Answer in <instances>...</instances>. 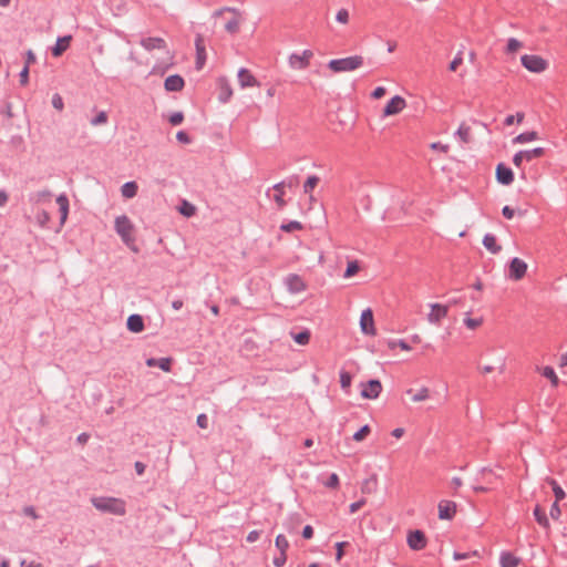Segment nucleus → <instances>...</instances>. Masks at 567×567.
Returning a JSON list of instances; mask_svg holds the SVG:
<instances>
[{"instance_id":"obj_1","label":"nucleus","mask_w":567,"mask_h":567,"mask_svg":"<svg viewBox=\"0 0 567 567\" xmlns=\"http://www.w3.org/2000/svg\"><path fill=\"white\" fill-rule=\"evenodd\" d=\"M92 505L100 512L123 516L126 513L125 501L116 497L96 496L91 498Z\"/></svg>"},{"instance_id":"obj_2","label":"nucleus","mask_w":567,"mask_h":567,"mask_svg":"<svg viewBox=\"0 0 567 567\" xmlns=\"http://www.w3.org/2000/svg\"><path fill=\"white\" fill-rule=\"evenodd\" d=\"M114 229L122 241L131 249L135 250V225L126 215L116 216L114 219Z\"/></svg>"},{"instance_id":"obj_3","label":"nucleus","mask_w":567,"mask_h":567,"mask_svg":"<svg viewBox=\"0 0 567 567\" xmlns=\"http://www.w3.org/2000/svg\"><path fill=\"white\" fill-rule=\"evenodd\" d=\"M364 64V58L355 54L340 59H332L328 62L327 66L333 74L354 72L361 69Z\"/></svg>"},{"instance_id":"obj_4","label":"nucleus","mask_w":567,"mask_h":567,"mask_svg":"<svg viewBox=\"0 0 567 567\" xmlns=\"http://www.w3.org/2000/svg\"><path fill=\"white\" fill-rule=\"evenodd\" d=\"M223 20L224 29L229 34H236L244 22V16L236 9L226 8L216 13Z\"/></svg>"},{"instance_id":"obj_5","label":"nucleus","mask_w":567,"mask_h":567,"mask_svg":"<svg viewBox=\"0 0 567 567\" xmlns=\"http://www.w3.org/2000/svg\"><path fill=\"white\" fill-rule=\"evenodd\" d=\"M429 312L426 315V320L430 324L440 326L442 320H444L450 311V307L447 305L432 302L429 303Z\"/></svg>"},{"instance_id":"obj_6","label":"nucleus","mask_w":567,"mask_h":567,"mask_svg":"<svg viewBox=\"0 0 567 567\" xmlns=\"http://www.w3.org/2000/svg\"><path fill=\"white\" fill-rule=\"evenodd\" d=\"M313 58V52L309 49L303 50L300 53H291L288 56V65L292 70H306Z\"/></svg>"},{"instance_id":"obj_7","label":"nucleus","mask_w":567,"mask_h":567,"mask_svg":"<svg viewBox=\"0 0 567 567\" xmlns=\"http://www.w3.org/2000/svg\"><path fill=\"white\" fill-rule=\"evenodd\" d=\"M520 62L525 69L533 73H542L548 68V62L536 54H525L520 58Z\"/></svg>"},{"instance_id":"obj_8","label":"nucleus","mask_w":567,"mask_h":567,"mask_svg":"<svg viewBox=\"0 0 567 567\" xmlns=\"http://www.w3.org/2000/svg\"><path fill=\"white\" fill-rule=\"evenodd\" d=\"M408 103L401 95L392 96L382 110V117H390L400 114L406 107Z\"/></svg>"},{"instance_id":"obj_9","label":"nucleus","mask_w":567,"mask_h":567,"mask_svg":"<svg viewBox=\"0 0 567 567\" xmlns=\"http://www.w3.org/2000/svg\"><path fill=\"white\" fill-rule=\"evenodd\" d=\"M361 396L365 400H377L382 392V383L379 380H370L360 384Z\"/></svg>"},{"instance_id":"obj_10","label":"nucleus","mask_w":567,"mask_h":567,"mask_svg":"<svg viewBox=\"0 0 567 567\" xmlns=\"http://www.w3.org/2000/svg\"><path fill=\"white\" fill-rule=\"evenodd\" d=\"M527 269V264L523 259L515 257L509 262L508 277L514 281H518L525 277Z\"/></svg>"},{"instance_id":"obj_11","label":"nucleus","mask_w":567,"mask_h":567,"mask_svg":"<svg viewBox=\"0 0 567 567\" xmlns=\"http://www.w3.org/2000/svg\"><path fill=\"white\" fill-rule=\"evenodd\" d=\"M360 329L367 336L374 337L377 334L373 312L370 308L364 309L360 316Z\"/></svg>"},{"instance_id":"obj_12","label":"nucleus","mask_w":567,"mask_h":567,"mask_svg":"<svg viewBox=\"0 0 567 567\" xmlns=\"http://www.w3.org/2000/svg\"><path fill=\"white\" fill-rule=\"evenodd\" d=\"M406 543L412 550H422L426 547L427 539L422 530L415 529L408 533Z\"/></svg>"},{"instance_id":"obj_13","label":"nucleus","mask_w":567,"mask_h":567,"mask_svg":"<svg viewBox=\"0 0 567 567\" xmlns=\"http://www.w3.org/2000/svg\"><path fill=\"white\" fill-rule=\"evenodd\" d=\"M237 80H238V84H239L240 89H243V90L251 89V87H256V86L260 85L257 78L246 68H241L238 70Z\"/></svg>"},{"instance_id":"obj_14","label":"nucleus","mask_w":567,"mask_h":567,"mask_svg":"<svg viewBox=\"0 0 567 567\" xmlns=\"http://www.w3.org/2000/svg\"><path fill=\"white\" fill-rule=\"evenodd\" d=\"M478 373L483 377L488 375L497 371L498 373H504L506 369L505 359L501 358L498 360V365H494L492 362L478 363L476 367Z\"/></svg>"},{"instance_id":"obj_15","label":"nucleus","mask_w":567,"mask_h":567,"mask_svg":"<svg viewBox=\"0 0 567 567\" xmlns=\"http://www.w3.org/2000/svg\"><path fill=\"white\" fill-rule=\"evenodd\" d=\"M286 286L290 293H300L307 289V284L298 275H289L286 278Z\"/></svg>"},{"instance_id":"obj_16","label":"nucleus","mask_w":567,"mask_h":567,"mask_svg":"<svg viewBox=\"0 0 567 567\" xmlns=\"http://www.w3.org/2000/svg\"><path fill=\"white\" fill-rule=\"evenodd\" d=\"M456 504L452 501L443 499L439 503V518L452 519L456 514Z\"/></svg>"},{"instance_id":"obj_17","label":"nucleus","mask_w":567,"mask_h":567,"mask_svg":"<svg viewBox=\"0 0 567 567\" xmlns=\"http://www.w3.org/2000/svg\"><path fill=\"white\" fill-rule=\"evenodd\" d=\"M497 182L503 185H509L514 181L513 171L506 167L504 164H498L496 167Z\"/></svg>"},{"instance_id":"obj_18","label":"nucleus","mask_w":567,"mask_h":567,"mask_svg":"<svg viewBox=\"0 0 567 567\" xmlns=\"http://www.w3.org/2000/svg\"><path fill=\"white\" fill-rule=\"evenodd\" d=\"M141 45L147 50V51H152V50H165L166 49V42L164 39L162 38H157V37H150V38H145L141 41Z\"/></svg>"},{"instance_id":"obj_19","label":"nucleus","mask_w":567,"mask_h":567,"mask_svg":"<svg viewBox=\"0 0 567 567\" xmlns=\"http://www.w3.org/2000/svg\"><path fill=\"white\" fill-rule=\"evenodd\" d=\"M406 394L410 395V399L413 403L424 402L430 398V390L426 386H422L419 389H409L406 390Z\"/></svg>"},{"instance_id":"obj_20","label":"nucleus","mask_w":567,"mask_h":567,"mask_svg":"<svg viewBox=\"0 0 567 567\" xmlns=\"http://www.w3.org/2000/svg\"><path fill=\"white\" fill-rule=\"evenodd\" d=\"M127 329L133 333H140L144 330V320L141 315H131L126 321Z\"/></svg>"},{"instance_id":"obj_21","label":"nucleus","mask_w":567,"mask_h":567,"mask_svg":"<svg viewBox=\"0 0 567 567\" xmlns=\"http://www.w3.org/2000/svg\"><path fill=\"white\" fill-rule=\"evenodd\" d=\"M71 41V35L59 38L55 42V45L52 48V55L55 58L61 56L69 49Z\"/></svg>"},{"instance_id":"obj_22","label":"nucleus","mask_w":567,"mask_h":567,"mask_svg":"<svg viewBox=\"0 0 567 567\" xmlns=\"http://www.w3.org/2000/svg\"><path fill=\"white\" fill-rule=\"evenodd\" d=\"M218 86L220 90L219 101H221L223 103L228 102L231 99L234 92L227 79L220 78L218 80Z\"/></svg>"},{"instance_id":"obj_23","label":"nucleus","mask_w":567,"mask_h":567,"mask_svg":"<svg viewBox=\"0 0 567 567\" xmlns=\"http://www.w3.org/2000/svg\"><path fill=\"white\" fill-rule=\"evenodd\" d=\"M172 358H161V359H154L150 358L146 360V365L150 368L158 367L164 372H169L172 368Z\"/></svg>"},{"instance_id":"obj_24","label":"nucleus","mask_w":567,"mask_h":567,"mask_svg":"<svg viewBox=\"0 0 567 567\" xmlns=\"http://www.w3.org/2000/svg\"><path fill=\"white\" fill-rule=\"evenodd\" d=\"M164 86L169 92H177L184 87V80L179 75H171L165 80Z\"/></svg>"},{"instance_id":"obj_25","label":"nucleus","mask_w":567,"mask_h":567,"mask_svg":"<svg viewBox=\"0 0 567 567\" xmlns=\"http://www.w3.org/2000/svg\"><path fill=\"white\" fill-rule=\"evenodd\" d=\"M56 204L59 205V209H60V214H61L60 224H61V226H63L68 219L69 205H70L66 195H64V194L59 195L56 197Z\"/></svg>"},{"instance_id":"obj_26","label":"nucleus","mask_w":567,"mask_h":567,"mask_svg":"<svg viewBox=\"0 0 567 567\" xmlns=\"http://www.w3.org/2000/svg\"><path fill=\"white\" fill-rule=\"evenodd\" d=\"M483 245L493 255H496L502 250V246L497 244L496 237L492 234H486L484 236Z\"/></svg>"},{"instance_id":"obj_27","label":"nucleus","mask_w":567,"mask_h":567,"mask_svg":"<svg viewBox=\"0 0 567 567\" xmlns=\"http://www.w3.org/2000/svg\"><path fill=\"white\" fill-rule=\"evenodd\" d=\"M195 45H196V52H197V60H196L197 69H202L206 61V51H205L204 40L202 37L196 38Z\"/></svg>"},{"instance_id":"obj_28","label":"nucleus","mask_w":567,"mask_h":567,"mask_svg":"<svg viewBox=\"0 0 567 567\" xmlns=\"http://www.w3.org/2000/svg\"><path fill=\"white\" fill-rule=\"evenodd\" d=\"M538 138H539V136L536 131H528V132L520 133L519 135L514 137L512 143L513 144H527V143L534 142Z\"/></svg>"},{"instance_id":"obj_29","label":"nucleus","mask_w":567,"mask_h":567,"mask_svg":"<svg viewBox=\"0 0 567 567\" xmlns=\"http://www.w3.org/2000/svg\"><path fill=\"white\" fill-rule=\"evenodd\" d=\"M463 322L468 330L474 331L483 326L484 319H483V317L473 318L470 316L468 312H466L464 316Z\"/></svg>"},{"instance_id":"obj_30","label":"nucleus","mask_w":567,"mask_h":567,"mask_svg":"<svg viewBox=\"0 0 567 567\" xmlns=\"http://www.w3.org/2000/svg\"><path fill=\"white\" fill-rule=\"evenodd\" d=\"M138 186L135 182H127L121 187V194L124 198H133L137 194Z\"/></svg>"},{"instance_id":"obj_31","label":"nucleus","mask_w":567,"mask_h":567,"mask_svg":"<svg viewBox=\"0 0 567 567\" xmlns=\"http://www.w3.org/2000/svg\"><path fill=\"white\" fill-rule=\"evenodd\" d=\"M520 563V558L512 555L511 553H503L501 555V566L502 567H517Z\"/></svg>"},{"instance_id":"obj_32","label":"nucleus","mask_w":567,"mask_h":567,"mask_svg":"<svg viewBox=\"0 0 567 567\" xmlns=\"http://www.w3.org/2000/svg\"><path fill=\"white\" fill-rule=\"evenodd\" d=\"M534 516L536 522L544 528H549V520L546 516L544 508L539 505H536L534 508Z\"/></svg>"},{"instance_id":"obj_33","label":"nucleus","mask_w":567,"mask_h":567,"mask_svg":"<svg viewBox=\"0 0 567 567\" xmlns=\"http://www.w3.org/2000/svg\"><path fill=\"white\" fill-rule=\"evenodd\" d=\"M538 371L542 373L543 377L547 378L550 381L553 386L556 388L559 384V379L551 367L546 365L538 369Z\"/></svg>"},{"instance_id":"obj_34","label":"nucleus","mask_w":567,"mask_h":567,"mask_svg":"<svg viewBox=\"0 0 567 567\" xmlns=\"http://www.w3.org/2000/svg\"><path fill=\"white\" fill-rule=\"evenodd\" d=\"M524 159L529 162L534 158H539L545 154V150L543 147H536L528 151H520Z\"/></svg>"},{"instance_id":"obj_35","label":"nucleus","mask_w":567,"mask_h":567,"mask_svg":"<svg viewBox=\"0 0 567 567\" xmlns=\"http://www.w3.org/2000/svg\"><path fill=\"white\" fill-rule=\"evenodd\" d=\"M178 212L185 217H192L196 213V207L187 200H183L178 207Z\"/></svg>"},{"instance_id":"obj_36","label":"nucleus","mask_w":567,"mask_h":567,"mask_svg":"<svg viewBox=\"0 0 567 567\" xmlns=\"http://www.w3.org/2000/svg\"><path fill=\"white\" fill-rule=\"evenodd\" d=\"M336 21L339 24L347 25L350 21V12L346 8H340L336 13Z\"/></svg>"},{"instance_id":"obj_37","label":"nucleus","mask_w":567,"mask_h":567,"mask_svg":"<svg viewBox=\"0 0 567 567\" xmlns=\"http://www.w3.org/2000/svg\"><path fill=\"white\" fill-rule=\"evenodd\" d=\"M359 271H360L359 262L357 260L349 261L343 277L346 279H349V278L355 276Z\"/></svg>"},{"instance_id":"obj_38","label":"nucleus","mask_w":567,"mask_h":567,"mask_svg":"<svg viewBox=\"0 0 567 567\" xmlns=\"http://www.w3.org/2000/svg\"><path fill=\"white\" fill-rule=\"evenodd\" d=\"M275 545L280 551V554L286 555L288 548H289V542L282 534L278 535L275 540Z\"/></svg>"},{"instance_id":"obj_39","label":"nucleus","mask_w":567,"mask_h":567,"mask_svg":"<svg viewBox=\"0 0 567 567\" xmlns=\"http://www.w3.org/2000/svg\"><path fill=\"white\" fill-rule=\"evenodd\" d=\"M522 48H523V43L519 40H517L515 38H511L507 40V45H506L507 53L514 54V53L518 52Z\"/></svg>"},{"instance_id":"obj_40","label":"nucleus","mask_w":567,"mask_h":567,"mask_svg":"<svg viewBox=\"0 0 567 567\" xmlns=\"http://www.w3.org/2000/svg\"><path fill=\"white\" fill-rule=\"evenodd\" d=\"M547 482L550 484V486L553 487V492L555 494V497H556V501L557 502H560L565 498L566 494L564 492V489L557 484V482L553 478H548Z\"/></svg>"},{"instance_id":"obj_41","label":"nucleus","mask_w":567,"mask_h":567,"mask_svg":"<svg viewBox=\"0 0 567 567\" xmlns=\"http://www.w3.org/2000/svg\"><path fill=\"white\" fill-rule=\"evenodd\" d=\"M457 135L463 143H468L471 141V127L465 124H461L457 130Z\"/></svg>"},{"instance_id":"obj_42","label":"nucleus","mask_w":567,"mask_h":567,"mask_svg":"<svg viewBox=\"0 0 567 567\" xmlns=\"http://www.w3.org/2000/svg\"><path fill=\"white\" fill-rule=\"evenodd\" d=\"M319 183V177L318 176H309L307 178V181L305 182L303 184V190L306 194H311L312 190L316 188V186L318 185Z\"/></svg>"},{"instance_id":"obj_43","label":"nucleus","mask_w":567,"mask_h":567,"mask_svg":"<svg viewBox=\"0 0 567 567\" xmlns=\"http://www.w3.org/2000/svg\"><path fill=\"white\" fill-rule=\"evenodd\" d=\"M371 433V427L369 425H363L359 431L353 434V440L355 442L364 441Z\"/></svg>"},{"instance_id":"obj_44","label":"nucleus","mask_w":567,"mask_h":567,"mask_svg":"<svg viewBox=\"0 0 567 567\" xmlns=\"http://www.w3.org/2000/svg\"><path fill=\"white\" fill-rule=\"evenodd\" d=\"M310 337V332L308 330H303L299 333L293 334V340L300 346H306L309 343Z\"/></svg>"},{"instance_id":"obj_45","label":"nucleus","mask_w":567,"mask_h":567,"mask_svg":"<svg viewBox=\"0 0 567 567\" xmlns=\"http://www.w3.org/2000/svg\"><path fill=\"white\" fill-rule=\"evenodd\" d=\"M388 347L392 350L399 348L406 352L412 350V348L404 340H391L388 342Z\"/></svg>"},{"instance_id":"obj_46","label":"nucleus","mask_w":567,"mask_h":567,"mask_svg":"<svg viewBox=\"0 0 567 567\" xmlns=\"http://www.w3.org/2000/svg\"><path fill=\"white\" fill-rule=\"evenodd\" d=\"M33 198L37 204H44L50 202L51 193L49 190H40L34 194Z\"/></svg>"},{"instance_id":"obj_47","label":"nucleus","mask_w":567,"mask_h":567,"mask_svg":"<svg viewBox=\"0 0 567 567\" xmlns=\"http://www.w3.org/2000/svg\"><path fill=\"white\" fill-rule=\"evenodd\" d=\"M107 120H109L107 113L104 111H101L96 114L95 117H93L91 120V125H93V126L104 125V124H106Z\"/></svg>"},{"instance_id":"obj_48","label":"nucleus","mask_w":567,"mask_h":567,"mask_svg":"<svg viewBox=\"0 0 567 567\" xmlns=\"http://www.w3.org/2000/svg\"><path fill=\"white\" fill-rule=\"evenodd\" d=\"M351 382H352V377L349 372L347 371H341L340 372V384H341V388L346 391L349 390L350 385H351Z\"/></svg>"},{"instance_id":"obj_49","label":"nucleus","mask_w":567,"mask_h":567,"mask_svg":"<svg viewBox=\"0 0 567 567\" xmlns=\"http://www.w3.org/2000/svg\"><path fill=\"white\" fill-rule=\"evenodd\" d=\"M339 485H340V480H339L338 474H336V473H332L329 476V478L324 482V486L328 488H331V489L339 488Z\"/></svg>"},{"instance_id":"obj_50","label":"nucleus","mask_w":567,"mask_h":567,"mask_svg":"<svg viewBox=\"0 0 567 567\" xmlns=\"http://www.w3.org/2000/svg\"><path fill=\"white\" fill-rule=\"evenodd\" d=\"M50 220H51V216L48 212L41 210L38 213L37 221L41 227L47 226Z\"/></svg>"},{"instance_id":"obj_51","label":"nucleus","mask_w":567,"mask_h":567,"mask_svg":"<svg viewBox=\"0 0 567 567\" xmlns=\"http://www.w3.org/2000/svg\"><path fill=\"white\" fill-rule=\"evenodd\" d=\"M524 117H525V115L522 112H518L515 115H508L505 118V125L509 126V125H513L515 122L516 123H522Z\"/></svg>"},{"instance_id":"obj_52","label":"nucleus","mask_w":567,"mask_h":567,"mask_svg":"<svg viewBox=\"0 0 567 567\" xmlns=\"http://www.w3.org/2000/svg\"><path fill=\"white\" fill-rule=\"evenodd\" d=\"M281 230L290 233L295 230H300L302 228L301 224L299 221H290L288 224L281 225Z\"/></svg>"},{"instance_id":"obj_53","label":"nucleus","mask_w":567,"mask_h":567,"mask_svg":"<svg viewBox=\"0 0 567 567\" xmlns=\"http://www.w3.org/2000/svg\"><path fill=\"white\" fill-rule=\"evenodd\" d=\"M463 63V58H462V52H458L455 58L453 59V61L450 63V71L452 72H455L458 66Z\"/></svg>"},{"instance_id":"obj_54","label":"nucleus","mask_w":567,"mask_h":567,"mask_svg":"<svg viewBox=\"0 0 567 567\" xmlns=\"http://www.w3.org/2000/svg\"><path fill=\"white\" fill-rule=\"evenodd\" d=\"M558 503L559 502L555 501L550 507L549 515L554 520H558L561 515V511H560Z\"/></svg>"},{"instance_id":"obj_55","label":"nucleus","mask_w":567,"mask_h":567,"mask_svg":"<svg viewBox=\"0 0 567 567\" xmlns=\"http://www.w3.org/2000/svg\"><path fill=\"white\" fill-rule=\"evenodd\" d=\"M386 94V89L384 86H377L370 94L371 99L380 100Z\"/></svg>"},{"instance_id":"obj_56","label":"nucleus","mask_w":567,"mask_h":567,"mask_svg":"<svg viewBox=\"0 0 567 567\" xmlns=\"http://www.w3.org/2000/svg\"><path fill=\"white\" fill-rule=\"evenodd\" d=\"M367 504V499L365 498H361L352 504H350L349 506V512L350 514H354L357 513L359 509H361L364 505Z\"/></svg>"},{"instance_id":"obj_57","label":"nucleus","mask_w":567,"mask_h":567,"mask_svg":"<svg viewBox=\"0 0 567 567\" xmlns=\"http://www.w3.org/2000/svg\"><path fill=\"white\" fill-rule=\"evenodd\" d=\"M348 545L347 542H339L336 544V549H337V553H336V560L337 561H340L344 555V551H343V548Z\"/></svg>"},{"instance_id":"obj_58","label":"nucleus","mask_w":567,"mask_h":567,"mask_svg":"<svg viewBox=\"0 0 567 567\" xmlns=\"http://www.w3.org/2000/svg\"><path fill=\"white\" fill-rule=\"evenodd\" d=\"M52 105H53V107H54L55 110H58V111H62V110H63V107H64V102H63V100H62L61 95H59V94H54V95L52 96Z\"/></svg>"},{"instance_id":"obj_59","label":"nucleus","mask_w":567,"mask_h":567,"mask_svg":"<svg viewBox=\"0 0 567 567\" xmlns=\"http://www.w3.org/2000/svg\"><path fill=\"white\" fill-rule=\"evenodd\" d=\"M29 83V68L24 65L23 70L20 72V84L25 86Z\"/></svg>"},{"instance_id":"obj_60","label":"nucleus","mask_w":567,"mask_h":567,"mask_svg":"<svg viewBox=\"0 0 567 567\" xmlns=\"http://www.w3.org/2000/svg\"><path fill=\"white\" fill-rule=\"evenodd\" d=\"M430 147L433 151H439V152H442V153H447L449 152V145L442 144L440 142L432 143L430 145Z\"/></svg>"},{"instance_id":"obj_61","label":"nucleus","mask_w":567,"mask_h":567,"mask_svg":"<svg viewBox=\"0 0 567 567\" xmlns=\"http://www.w3.org/2000/svg\"><path fill=\"white\" fill-rule=\"evenodd\" d=\"M184 115L181 112L174 113L169 116V122L173 125H178L183 122Z\"/></svg>"},{"instance_id":"obj_62","label":"nucleus","mask_w":567,"mask_h":567,"mask_svg":"<svg viewBox=\"0 0 567 567\" xmlns=\"http://www.w3.org/2000/svg\"><path fill=\"white\" fill-rule=\"evenodd\" d=\"M197 425L200 427V429H207L208 426V419L206 416V414H199L197 416Z\"/></svg>"},{"instance_id":"obj_63","label":"nucleus","mask_w":567,"mask_h":567,"mask_svg":"<svg viewBox=\"0 0 567 567\" xmlns=\"http://www.w3.org/2000/svg\"><path fill=\"white\" fill-rule=\"evenodd\" d=\"M176 138L181 142V143H184V144H188L190 142V138L189 136L187 135L186 132L184 131H179L177 134H176Z\"/></svg>"},{"instance_id":"obj_64","label":"nucleus","mask_w":567,"mask_h":567,"mask_svg":"<svg viewBox=\"0 0 567 567\" xmlns=\"http://www.w3.org/2000/svg\"><path fill=\"white\" fill-rule=\"evenodd\" d=\"M524 156L522 155V152H517L514 157H513V164L516 166V167H520L523 162H524Z\"/></svg>"}]
</instances>
